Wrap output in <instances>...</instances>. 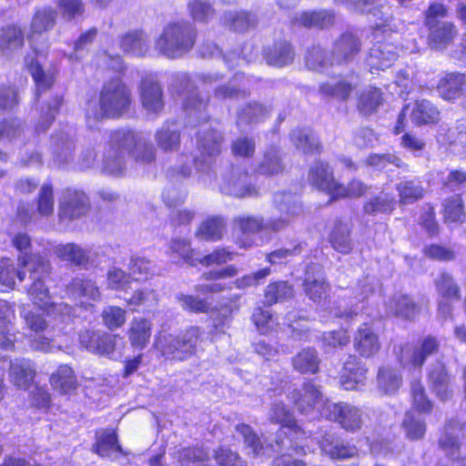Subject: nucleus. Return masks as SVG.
<instances>
[{
  "instance_id": "obj_63",
  "label": "nucleus",
  "mask_w": 466,
  "mask_h": 466,
  "mask_svg": "<svg viewBox=\"0 0 466 466\" xmlns=\"http://www.w3.org/2000/svg\"><path fill=\"white\" fill-rule=\"evenodd\" d=\"M394 199L387 194H380L369 202H367L363 208L364 212L368 215L375 216L378 213H388L393 210Z\"/></svg>"
},
{
  "instance_id": "obj_5",
  "label": "nucleus",
  "mask_w": 466,
  "mask_h": 466,
  "mask_svg": "<svg viewBox=\"0 0 466 466\" xmlns=\"http://www.w3.org/2000/svg\"><path fill=\"white\" fill-rule=\"evenodd\" d=\"M23 263L27 265L30 271V278L33 279L28 294L33 303L39 309H46L52 306L49 290L46 288L44 279L48 276L50 264L42 256L31 257L27 261L24 258Z\"/></svg>"
},
{
  "instance_id": "obj_25",
  "label": "nucleus",
  "mask_w": 466,
  "mask_h": 466,
  "mask_svg": "<svg viewBox=\"0 0 466 466\" xmlns=\"http://www.w3.org/2000/svg\"><path fill=\"white\" fill-rule=\"evenodd\" d=\"M428 41L431 48L444 49L451 45L456 37L458 31L453 23L444 21L430 26Z\"/></svg>"
},
{
  "instance_id": "obj_11",
  "label": "nucleus",
  "mask_w": 466,
  "mask_h": 466,
  "mask_svg": "<svg viewBox=\"0 0 466 466\" xmlns=\"http://www.w3.org/2000/svg\"><path fill=\"white\" fill-rule=\"evenodd\" d=\"M89 209V201L82 191L67 188L63 193L59 205V216L62 219L73 220L85 215Z\"/></svg>"
},
{
  "instance_id": "obj_41",
  "label": "nucleus",
  "mask_w": 466,
  "mask_h": 466,
  "mask_svg": "<svg viewBox=\"0 0 466 466\" xmlns=\"http://www.w3.org/2000/svg\"><path fill=\"white\" fill-rule=\"evenodd\" d=\"M265 58L268 65L281 67L293 61L294 51L289 43L279 42L265 51Z\"/></svg>"
},
{
  "instance_id": "obj_38",
  "label": "nucleus",
  "mask_w": 466,
  "mask_h": 466,
  "mask_svg": "<svg viewBox=\"0 0 466 466\" xmlns=\"http://www.w3.org/2000/svg\"><path fill=\"white\" fill-rule=\"evenodd\" d=\"M290 138L293 145L305 154L319 152V137L308 128H297L291 131Z\"/></svg>"
},
{
  "instance_id": "obj_55",
  "label": "nucleus",
  "mask_w": 466,
  "mask_h": 466,
  "mask_svg": "<svg viewBox=\"0 0 466 466\" xmlns=\"http://www.w3.org/2000/svg\"><path fill=\"white\" fill-rule=\"evenodd\" d=\"M400 201L410 204L420 199L424 196V188L419 180H405L397 185Z\"/></svg>"
},
{
  "instance_id": "obj_43",
  "label": "nucleus",
  "mask_w": 466,
  "mask_h": 466,
  "mask_svg": "<svg viewBox=\"0 0 466 466\" xmlns=\"http://www.w3.org/2000/svg\"><path fill=\"white\" fill-rule=\"evenodd\" d=\"M268 419L272 423L280 424L283 428H287L289 431V434H297L300 431L293 414L282 402H276L271 406Z\"/></svg>"
},
{
  "instance_id": "obj_56",
  "label": "nucleus",
  "mask_w": 466,
  "mask_h": 466,
  "mask_svg": "<svg viewBox=\"0 0 466 466\" xmlns=\"http://www.w3.org/2000/svg\"><path fill=\"white\" fill-rule=\"evenodd\" d=\"M25 276L24 269L16 268L10 258L0 260V284L4 287L13 289L15 279L23 281Z\"/></svg>"
},
{
  "instance_id": "obj_13",
  "label": "nucleus",
  "mask_w": 466,
  "mask_h": 466,
  "mask_svg": "<svg viewBox=\"0 0 466 466\" xmlns=\"http://www.w3.org/2000/svg\"><path fill=\"white\" fill-rule=\"evenodd\" d=\"M446 432L439 440L440 448L451 460H457L460 456L461 438L466 442V421L460 422L458 420H451L445 429Z\"/></svg>"
},
{
  "instance_id": "obj_39",
  "label": "nucleus",
  "mask_w": 466,
  "mask_h": 466,
  "mask_svg": "<svg viewBox=\"0 0 466 466\" xmlns=\"http://www.w3.org/2000/svg\"><path fill=\"white\" fill-rule=\"evenodd\" d=\"M274 202L281 215L289 218H297L303 213L299 196L290 192L276 193Z\"/></svg>"
},
{
  "instance_id": "obj_53",
  "label": "nucleus",
  "mask_w": 466,
  "mask_h": 466,
  "mask_svg": "<svg viewBox=\"0 0 466 466\" xmlns=\"http://www.w3.org/2000/svg\"><path fill=\"white\" fill-rule=\"evenodd\" d=\"M377 380L379 388L387 394L396 392L402 383L401 375L390 366L380 368Z\"/></svg>"
},
{
  "instance_id": "obj_34",
  "label": "nucleus",
  "mask_w": 466,
  "mask_h": 466,
  "mask_svg": "<svg viewBox=\"0 0 466 466\" xmlns=\"http://www.w3.org/2000/svg\"><path fill=\"white\" fill-rule=\"evenodd\" d=\"M120 48L134 56H143L147 50V38L141 30H132L120 37Z\"/></svg>"
},
{
  "instance_id": "obj_60",
  "label": "nucleus",
  "mask_w": 466,
  "mask_h": 466,
  "mask_svg": "<svg viewBox=\"0 0 466 466\" xmlns=\"http://www.w3.org/2000/svg\"><path fill=\"white\" fill-rule=\"evenodd\" d=\"M389 164L399 168L408 169L409 165L394 154H370L366 159V165L378 170H383Z\"/></svg>"
},
{
  "instance_id": "obj_4",
  "label": "nucleus",
  "mask_w": 466,
  "mask_h": 466,
  "mask_svg": "<svg viewBox=\"0 0 466 466\" xmlns=\"http://www.w3.org/2000/svg\"><path fill=\"white\" fill-rule=\"evenodd\" d=\"M174 90L184 92L185 99L183 108L187 116V123L191 126H197L201 122H206L209 118L208 113V96L203 97L196 90L192 82L187 74H177L171 84Z\"/></svg>"
},
{
  "instance_id": "obj_19",
  "label": "nucleus",
  "mask_w": 466,
  "mask_h": 466,
  "mask_svg": "<svg viewBox=\"0 0 466 466\" xmlns=\"http://www.w3.org/2000/svg\"><path fill=\"white\" fill-rule=\"evenodd\" d=\"M140 97L143 107L148 113H159L164 107L163 91L153 76H147L140 84Z\"/></svg>"
},
{
  "instance_id": "obj_33",
  "label": "nucleus",
  "mask_w": 466,
  "mask_h": 466,
  "mask_svg": "<svg viewBox=\"0 0 466 466\" xmlns=\"http://www.w3.org/2000/svg\"><path fill=\"white\" fill-rule=\"evenodd\" d=\"M226 221L221 216H212L203 220L196 233L200 239L217 241L223 238Z\"/></svg>"
},
{
  "instance_id": "obj_6",
  "label": "nucleus",
  "mask_w": 466,
  "mask_h": 466,
  "mask_svg": "<svg viewBox=\"0 0 466 466\" xmlns=\"http://www.w3.org/2000/svg\"><path fill=\"white\" fill-rule=\"evenodd\" d=\"M224 142L223 134L216 129H202L198 135V148L200 152L196 158V167L201 172H209L216 164V158L220 155Z\"/></svg>"
},
{
  "instance_id": "obj_31",
  "label": "nucleus",
  "mask_w": 466,
  "mask_h": 466,
  "mask_svg": "<svg viewBox=\"0 0 466 466\" xmlns=\"http://www.w3.org/2000/svg\"><path fill=\"white\" fill-rule=\"evenodd\" d=\"M56 16V10L49 6H44L36 10L31 22L32 35L29 36V40L32 45H34L35 35H41L55 26Z\"/></svg>"
},
{
  "instance_id": "obj_27",
  "label": "nucleus",
  "mask_w": 466,
  "mask_h": 466,
  "mask_svg": "<svg viewBox=\"0 0 466 466\" xmlns=\"http://www.w3.org/2000/svg\"><path fill=\"white\" fill-rule=\"evenodd\" d=\"M437 91L446 100L456 99L466 93V76L461 73H450L438 83Z\"/></svg>"
},
{
  "instance_id": "obj_47",
  "label": "nucleus",
  "mask_w": 466,
  "mask_h": 466,
  "mask_svg": "<svg viewBox=\"0 0 466 466\" xmlns=\"http://www.w3.org/2000/svg\"><path fill=\"white\" fill-rule=\"evenodd\" d=\"M150 336L151 324L147 319L143 318L133 319L128 330V339L132 346L140 350L144 349Z\"/></svg>"
},
{
  "instance_id": "obj_9",
  "label": "nucleus",
  "mask_w": 466,
  "mask_h": 466,
  "mask_svg": "<svg viewBox=\"0 0 466 466\" xmlns=\"http://www.w3.org/2000/svg\"><path fill=\"white\" fill-rule=\"evenodd\" d=\"M427 381L431 391L441 401H447L453 395V377L445 363L437 360L427 370Z\"/></svg>"
},
{
  "instance_id": "obj_26",
  "label": "nucleus",
  "mask_w": 466,
  "mask_h": 466,
  "mask_svg": "<svg viewBox=\"0 0 466 466\" xmlns=\"http://www.w3.org/2000/svg\"><path fill=\"white\" fill-rule=\"evenodd\" d=\"M335 21V15L329 10L302 12L296 14L291 20L294 25L323 29L331 26Z\"/></svg>"
},
{
  "instance_id": "obj_32",
  "label": "nucleus",
  "mask_w": 466,
  "mask_h": 466,
  "mask_svg": "<svg viewBox=\"0 0 466 466\" xmlns=\"http://www.w3.org/2000/svg\"><path fill=\"white\" fill-rule=\"evenodd\" d=\"M319 364L320 358L314 348H305L292 358L294 370L302 374H316Z\"/></svg>"
},
{
  "instance_id": "obj_14",
  "label": "nucleus",
  "mask_w": 466,
  "mask_h": 466,
  "mask_svg": "<svg viewBox=\"0 0 466 466\" xmlns=\"http://www.w3.org/2000/svg\"><path fill=\"white\" fill-rule=\"evenodd\" d=\"M303 289L307 297L314 302H320L328 297L329 285L326 282L322 269L318 264L308 267Z\"/></svg>"
},
{
  "instance_id": "obj_28",
  "label": "nucleus",
  "mask_w": 466,
  "mask_h": 466,
  "mask_svg": "<svg viewBox=\"0 0 466 466\" xmlns=\"http://www.w3.org/2000/svg\"><path fill=\"white\" fill-rule=\"evenodd\" d=\"M269 111L268 107L260 103H248L238 111L237 126L241 131H245L250 126L263 121Z\"/></svg>"
},
{
  "instance_id": "obj_42",
  "label": "nucleus",
  "mask_w": 466,
  "mask_h": 466,
  "mask_svg": "<svg viewBox=\"0 0 466 466\" xmlns=\"http://www.w3.org/2000/svg\"><path fill=\"white\" fill-rule=\"evenodd\" d=\"M66 292L75 299L82 297L96 300L100 298V291L96 283L91 279H74L67 286Z\"/></svg>"
},
{
  "instance_id": "obj_8",
  "label": "nucleus",
  "mask_w": 466,
  "mask_h": 466,
  "mask_svg": "<svg viewBox=\"0 0 466 466\" xmlns=\"http://www.w3.org/2000/svg\"><path fill=\"white\" fill-rule=\"evenodd\" d=\"M440 349V342L437 338L428 336L419 340L416 346L404 345L399 347L396 352L400 363L403 366H412L421 369L426 360L435 355Z\"/></svg>"
},
{
  "instance_id": "obj_54",
  "label": "nucleus",
  "mask_w": 466,
  "mask_h": 466,
  "mask_svg": "<svg viewBox=\"0 0 466 466\" xmlns=\"http://www.w3.org/2000/svg\"><path fill=\"white\" fill-rule=\"evenodd\" d=\"M129 275L137 281H144L155 274L154 263L144 257H132L128 264Z\"/></svg>"
},
{
  "instance_id": "obj_45",
  "label": "nucleus",
  "mask_w": 466,
  "mask_h": 466,
  "mask_svg": "<svg viewBox=\"0 0 466 466\" xmlns=\"http://www.w3.org/2000/svg\"><path fill=\"white\" fill-rule=\"evenodd\" d=\"M224 25L234 32H246L255 26L257 20L254 15L244 11H229L224 14Z\"/></svg>"
},
{
  "instance_id": "obj_35",
  "label": "nucleus",
  "mask_w": 466,
  "mask_h": 466,
  "mask_svg": "<svg viewBox=\"0 0 466 466\" xmlns=\"http://www.w3.org/2000/svg\"><path fill=\"white\" fill-rule=\"evenodd\" d=\"M52 387L61 394H70L75 391L77 382L73 370L68 365H61L50 377Z\"/></svg>"
},
{
  "instance_id": "obj_20",
  "label": "nucleus",
  "mask_w": 466,
  "mask_h": 466,
  "mask_svg": "<svg viewBox=\"0 0 466 466\" xmlns=\"http://www.w3.org/2000/svg\"><path fill=\"white\" fill-rule=\"evenodd\" d=\"M308 179L310 184L334 198L338 182L334 179L333 170L322 161H316L309 168Z\"/></svg>"
},
{
  "instance_id": "obj_59",
  "label": "nucleus",
  "mask_w": 466,
  "mask_h": 466,
  "mask_svg": "<svg viewBox=\"0 0 466 466\" xmlns=\"http://www.w3.org/2000/svg\"><path fill=\"white\" fill-rule=\"evenodd\" d=\"M236 431L242 436L246 447L250 450L254 456L263 454L264 446L262 441L249 425L244 423L238 424Z\"/></svg>"
},
{
  "instance_id": "obj_51",
  "label": "nucleus",
  "mask_w": 466,
  "mask_h": 466,
  "mask_svg": "<svg viewBox=\"0 0 466 466\" xmlns=\"http://www.w3.org/2000/svg\"><path fill=\"white\" fill-rule=\"evenodd\" d=\"M24 44V34L15 25H6L0 29V51L4 54L20 48Z\"/></svg>"
},
{
  "instance_id": "obj_48",
  "label": "nucleus",
  "mask_w": 466,
  "mask_h": 466,
  "mask_svg": "<svg viewBox=\"0 0 466 466\" xmlns=\"http://www.w3.org/2000/svg\"><path fill=\"white\" fill-rule=\"evenodd\" d=\"M54 253L59 258L76 266H86L88 262L86 251L74 243L57 245L54 248Z\"/></svg>"
},
{
  "instance_id": "obj_49",
  "label": "nucleus",
  "mask_w": 466,
  "mask_h": 466,
  "mask_svg": "<svg viewBox=\"0 0 466 466\" xmlns=\"http://www.w3.org/2000/svg\"><path fill=\"white\" fill-rule=\"evenodd\" d=\"M434 285L438 294L442 298V299L447 301H458L461 299V289L450 273H441L434 279Z\"/></svg>"
},
{
  "instance_id": "obj_1",
  "label": "nucleus",
  "mask_w": 466,
  "mask_h": 466,
  "mask_svg": "<svg viewBox=\"0 0 466 466\" xmlns=\"http://www.w3.org/2000/svg\"><path fill=\"white\" fill-rule=\"evenodd\" d=\"M132 102L131 90L119 78H113L104 84L99 95V108L89 103L86 109L87 125L90 128L104 117H119L129 109Z\"/></svg>"
},
{
  "instance_id": "obj_61",
  "label": "nucleus",
  "mask_w": 466,
  "mask_h": 466,
  "mask_svg": "<svg viewBox=\"0 0 466 466\" xmlns=\"http://www.w3.org/2000/svg\"><path fill=\"white\" fill-rule=\"evenodd\" d=\"M322 449L331 458L339 460L352 458L358 453V450L354 445L345 444L339 441L333 443L329 441L328 438L323 441Z\"/></svg>"
},
{
  "instance_id": "obj_15",
  "label": "nucleus",
  "mask_w": 466,
  "mask_h": 466,
  "mask_svg": "<svg viewBox=\"0 0 466 466\" xmlns=\"http://www.w3.org/2000/svg\"><path fill=\"white\" fill-rule=\"evenodd\" d=\"M397 47L390 42H377L369 51L366 58L370 71L375 74L379 70L390 67L397 59Z\"/></svg>"
},
{
  "instance_id": "obj_10",
  "label": "nucleus",
  "mask_w": 466,
  "mask_h": 466,
  "mask_svg": "<svg viewBox=\"0 0 466 466\" xmlns=\"http://www.w3.org/2000/svg\"><path fill=\"white\" fill-rule=\"evenodd\" d=\"M361 49L360 39L350 32L343 33L337 38L331 50V64L348 65L359 55Z\"/></svg>"
},
{
  "instance_id": "obj_7",
  "label": "nucleus",
  "mask_w": 466,
  "mask_h": 466,
  "mask_svg": "<svg viewBox=\"0 0 466 466\" xmlns=\"http://www.w3.org/2000/svg\"><path fill=\"white\" fill-rule=\"evenodd\" d=\"M321 416L337 421L342 429L350 432L360 431L366 420V414L360 408L346 402H328L322 408Z\"/></svg>"
},
{
  "instance_id": "obj_52",
  "label": "nucleus",
  "mask_w": 466,
  "mask_h": 466,
  "mask_svg": "<svg viewBox=\"0 0 466 466\" xmlns=\"http://www.w3.org/2000/svg\"><path fill=\"white\" fill-rule=\"evenodd\" d=\"M53 150L55 158L59 164L68 163L73 157L75 142L66 133L56 134L53 137Z\"/></svg>"
},
{
  "instance_id": "obj_30",
  "label": "nucleus",
  "mask_w": 466,
  "mask_h": 466,
  "mask_svg": "<svg viewBox=\"0 0 466 466\" xmlns=\"http://www.w3.org/2000/svg\"><path fill=\"white\" fill-rule=\"evenodd\" d=\"M387 310L389 314L403 319H412L419 311L414 300L405 294L393 296L387 304Z\"/></svg>"
},
{
  "instance_id": "obj_46",
  "label": "nucleus",
  "mask_w": 466,
  "mask_h": 466,
  "mask_svg": "<svg viewBox=\"0 0 466 466\" xmlns=\"http://www.w3.org/2000/svg\"><path fill=\"white\" fill-rule=\"evenodd\" d=\"M411 119L416 125H428L437 123L440 112L429 100L417 101L411 112Z\"/></svg>"
},
{
  "instance_id": "obj_18",
  "label": "nucleus",
  "mask_w": 466,
  "mask_h": 466,
  "mask_svg": "<svg viewBox=\"0 0 466 466\" xmlns=\"http://www.w3.org/2000/svg\"><path fill=\"white\" fill-rule=\"evenodd\" d=\"M35 56H26L25 57V66L31 74L36 85V96H39L41 91L49 88L55 80V73L51 69L45 70L40 63V57L44 56L43 51L38 50L35 46L33 47Z\"/></svg>"
},
{
  "instance_id": "obj_17",
  "label": "nucleus",
  "mask_w": 466,
  "mask_h": 466,
  "mask_svg": "<svg viewBox=\"0 0 466 466\" xmlns=\"http://www.w3.org/2000/svg\"><path fill=\"white\" fill-rule=\"evenodd\" d=\"M144 144V134L131 129L115 130L110 135L111 151L120 155H132L137 145Z\"/></svg>"
},
{
  "instance_id": "obj_62",
  "label": "nucleus",
  "mask_w": 466,
  "mask_h": 466,
  "mask_svg": "<svg viewBox=\"0 0 466 466\" xmlns=\"http://www.w3.org/2000/svg\"><path fill=\"white\" fill-rule=\"evenodd\" d=\"M61 105L62 98L55 96L51 98L45 107H42L41 116L35 127L37 132H45L50 127Z\"/></svg>"
},
{
  "instance_id": "obj_44",
  "label": "nucleus",
  "mask_w": 466,
  "mask_h": 466,
  "mask_svg": "<svg viewBox=\"0 0 466 466\" xmlns=\"http://www.w3.org/2000/svg\"><path fill=\"white\" fill-rule=\"evenodd\" d=\"M155 139L165 152L177 151L180 146V133L174 125H163L157 130Z\"/></svg>"
},
{
  "instance_id": "obj_2",
  "label": "nucleus",
  "mask_w": 466,
  "mask_h": 466,
  "mask_svg": "<svg viewBox=\"0 0 466 466\" xmlns=\"http://www.w3.org/2000/svg\"><path fill=\"white\" fill-rule=\"evenodd\" d=\"M202 335L200 328L192 326L177 335H160L155 347L166 360L182 362L196 355Z\"/></svg>"
},
{
  "instance_id": "obj_58",
  "label": "nucleus",
  "mask_w": 466,
  "mask_h": 466,
  "mask_svg": "<svg viewBox=\"0 0 466 466\" xmlns=\"http://www.w3.org/2000/svg\"><path fill=\"white\" fill-rule=\"evenodd\" d=\"M382 102L380 89L370 87L364 90L359 97L358 108L365 116L374 113Z\"/></svg>"
},
{
  "instance_id": "obj_36",
  "label": "nucleus",
  "mask_w": 466,
  "mask_h": 466,
  "mask_svg": "<svg viewBox=\"0 0 466 466\" xmlns=\"http://www.w3.org/2000/svg\"><path fill=\"white\" fill-rule=\"evenodd\" d=\"M14 312L5 300H0V348L8 350L14 346L15 334L12 332Z\"/></svg>"
},
{
  "instance_id": "obj_57",
  "label": "nucleus",
  "mask_w": 466,
  "mask_h": 466,
  "mask_svg": "<svg viewBox=\"0 0 466 466\" xmlns=\"http://www.w3.org/2000/svg\"><path fill=\"white\" fill-rule=\"evenodd\" d=\"M406 437L410 440L421 439L426 431V424L423 420L412 411H407L401 423Z\"/></svg>"
},
{
  "instance_id": "obj_22",
  "label": "nucleus",
  "mask_w": 466,
  "mask_h": 466,
  "mask_svg": "<svg viewBox=\"0 0 466 466\" xmlns=\"http://www.w3.org/2000/svg\"><path fill=\"white\" fill-rule=\"evenodd\" d=\"M368 370L354 355H350L344 363L340 382L347 390L357 389L358 384H363Z\"/></svg>"
},
{
  "instance_id": "obj_50",
  "label": "nucleus",
  "mask_w": 466,
  "mask_h": 466,
  "mask_svg": "<svg viewBox=\"0 0 466 466\" xmlns=\"http://www.w3.org/2000/svg\"><path fill=\"white\" fill-rule=\"evenodd\" d=\"M355 88L356 86L352 83L346 79H340L338 81L323 83L319 86V90L323 96L346 101Z\"/></svg>"
},
{
  "instance_id": "obj_40",
  "label": "nucleus",
  "mask_w": 466,
  "mask_h": 466,
  "mask_svg": "<svg viewBox=\"0 0 466 466\" xmlns=\"http://www.w3.org/2000/svg\"><path fill=\"white\" fill-rule=\"evenodd\" d=\"M294 296V289L287 281H275L268 284L264 293V305L272 306L278 302L290 299Z\"/></svg>"
},
{
  "instance_id": "obj_21",
  "label": "nucleus",
  "mask_w": 466,
  "mask_h": 466,
  "mask_svg": "<svg viewBox=\"0 0 466 466\" xmlns=\"http://www.w3.org/2000/svg\"><path fill=\"white\" fill-rule=\"evenodd\" d=\"M94 451L101 457L116 460V453L127 455L118 442L117 435L112 429H102L96 433Z\"/></svg>"
},
{
  "instance_id": "obj_16",
  "label": "nucleus",
  "mask_w": 466,
  "mask_h": 466,
  "mask_svg": "<svg viewBox=\"0 0 466 466\" xmlns=\"http://www.w3.org/2000/svg\"><path fill=\"white\" fill-rule=\"evenodd\" d=\"M355 351L362 358H371L376 355L381 347L379 335L368 323H362L353 337Z\"/></svg>"
},
{
  "instance_id": "obj_23",
  "label": "nucleus",
  "mask_w": 466,
  "mask_h": 466,
  "mask_svg": "<svg viewBox=\"0 0 466 466\" xmlns=\"http://www.w3.org/2000/svg\"><path fill=\"white\" fill-rule=\"evenodd\" d=\"M248 172L240 168H233L230 177L225 178L221 191L225 194L244 198L255 193V188L248 183Z\"/></svg>"
},
{
  "instance_id": "obj_29",
  "label": "nucleus",
  "mask_w": 466,
  "mask_h": 466,
  "mask_svg": "<svg viewBox=\"0 0 466 466\" xmlns=\"http://www.w3.org/2000/svg\"><path fill=\"white\" fill-rule=\"evenodd\" d=\"M35 375V370L30 360L22 359L11 361L9 376L17 388L27 389Z\"/></svg>"
},
{
  "instance_id": "obj_12",
  "label": "nucleus",
  "mask_w": 466,
  "mask_h": 466,
  "mask_svg": "<svg viewBox=\"0 0 466 466\" xmlns=\"http://www.w3.org/2000/svg\"><path fill=\"white\" fill-rule=\"evenodd\" d=\"M292 399L297 406L298 410L301 413L308 414L313 410H318L321 415L323 406L329 401L324 400L323 395L311 380L304 383L301 391L294 390L292 393Z\"/></svg>"
},
{
  "instance_id": "obj_3",
  "label": "nucleus",
  "mask_w": 466,
  "mask_h": 466,
  "mask_svg": "<svg viewBox=\"0 0 466 466\" xmlns=\"http://www.w3.org/2000/svg\"><path fill=\"white\" fill-rule=\"evenodd\" d=\"M197 39L196 27L187 21L170 23L157 39L156 49L168 58H177L189 52Z\"/></svg>"
},
{
  "instance_id": "obj_64",
  "label": "nucleus",
  "mask_w": 466,
  "mask_h": 466,
  "mask_svg": "<svg viewBox=\"0 0 466 466\" xmlns=\"http://www.w3.org/2000/svg\"><path fill=\"white\" fill-rule=\"evenodd\" d=\"M187 8L192 18L198 22H208L215 13L209 0H190Z\"/></svg>"
},
{
  "instance_id": "obj_37",
  "label": "nucleus",
  "mask_w": 466,
  "mask_h": 466,
  "mask_svg": "<svg viewBox=\"0 0 466 466\" xmlns=\"http://www.w3.org/2000/svg\"><path fill=\"white\" fill-rule=\"evenodd\" d=\"M285 168L279 150L270 147L264 152L263 157L256 167L258 174L274 176L281 173Z\"/></svg>"
},
{
  "instance_id": "obj_24",
  "label": "nucleus",
  "mask_w": 466,
  "mask_h": 466,
  "mask_svg": "<svg viewBox=\"0 0 466 466\" xmlns=\"http://www.w3.org/2000/svg\"><path fill=\"white\" fill-rule=\"evenodd\" d=\"M351 225L348 222L336 220L329 234L331 247L341 254H349L354 247L351 238Z\"/></svg>"
}]
</instances>
